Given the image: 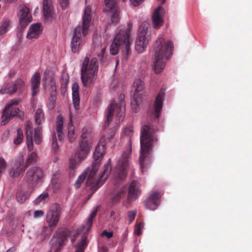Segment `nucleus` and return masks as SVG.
Listing matches in <instances>:
<instances>
[{
	"label": "nucleus",
	"mask_w": 252,
	"mask_h": 252,
	"mask_svg": "<svg viewBox=\"0 0 252 252\" xmlns=\"http://www.w3.org/2000/svg\"><path fill=\"white\" fill-rule=\"evenodd\" d=\"M158 140L150 124H145L141 129L139 164L142 172L146 171L151 162L153 146Z\"/></svg>",
	"instance_id": "1"
},
{
	"label": "nucleus",
	"mask_w": 252,
	"mask_h": 252,
	"mask_svg": "<svg viewBox=\"0 0 252 252\" xmlns=\"http://www.w3.org/2000/svg\"><path fill=\"white\" fill-rule=\"evenodd\" d=\"M173 44L171 41H166L163 37L158 39L154 45L153 68L157 73L162 71L165 67V61L172 55Z\"/></svg>",
	"instance_id": "2"
},
{
	"label": "nucleus",
	"mask_w": 252,
	"mask_h": 252,
	"mask_svg": "<svg viewBox=\"0 0 252 252\" xmlns=\"http://www.w3.org/2000/svg\"><path fill=\"white\" fill-rule=\"evenodd\" d=\"M132 29V24L128 22L126 27H124L119 31L110 47V52L111 55H117L119 50L121 49L123 59H127L131 52V41L130 35Z\"/></svg>",
	"instance_id": "3"
},
{
	"label": "nucleus",
	"mask_w": 252,
	"mask_h": 252,
	"mask_svg": "<svg viewBox=\"0 0 252 252\" xmlns=\"http://www.w3.org/2000/svg\"><path fill=\"white\" fill-rule=\"evenodd\" d=\"M104 140L101 138L96 147L94 154V160L91 167H88L86 171L81 174L74 183V187L78 189L88 176L87 183L92 184V180L98 170L100 162L104 153Z\"/></svg>",
	"instance_id": "4"
},
{
	"label": "nucleus",
	"mask_w": 252,
	"mask_h": 252,
	"mask_svg": "<svg viewBox=\"0 0 252 252\" xmlns=\"http://www.w3.org/2000/svg\"><path fill=\"white\" fill-rule=\"evenodd\" d=\"M91 8L87 5L84 10L82 18V25H78L74 31V34L71 42V48L73 53H77L81 47V33L85 36L87 35L91 21Z\"/></svg>",
	"instance_id": "5"
},
{
	"label": "nucleus",
	"mask_w": 252,
	"mask_h": 252,
	"mask_svg": "<svg viewBox=\"0 0 252 252\" xmlns=\"http://www.w3.org/2000/svg\"><path fill=\"white\" fill-rule=\"evenodd\" d=\"M98 70V63L97 58L90 60L86 57L83 62L81 68V81L84 87H89L95 83Z\"/></svg>",
	"instance_id": "6"
},
{
	"label": "nucleus",
	"mask_w": 252,
	"mask_h": 252,
	"mask_svg": "<svg viewBox=\"0 0 252 252\" xmlns=\"http://www.w3.org/2000/svg\"><path fill=\"white\" fill-rule=\"evenodd\" d=\"M129 146L124 151L118 160L115 170V177L117 180H123L127 176V170L129 167L128 158L132 151V143L129 139Z\"/></svg>",
	"instance_id": "7"
},
{
	"label": "nucleus",
	"mask_w": 252,
	"mask_h": 252,
	"mask_svg": "<svg viewBox=\"0 0 252 252\" xmlns=\"http://www.w3.org/2000/svg\"><path fill=\"white\" fill-rule=\"evenodd\" d=\"M115 111L116 112V123L119 124L123 120L125 115V104L122 99L119 104H116L115 102H112L108 107L105 127L109 126L110 122L113 119Z\"/></svg>",
	"instance_id": "8"
},
{
	"label": "nucleus",
	"mask_w": 252,
	"mask_h": 252,
	"mask_svg": "<svg viewBox=\"0 0 252 252\" xmlns=\"http://www.w3.org/2000/svg\"><path fill=\"white\" fill-rule=\"evenodd\" d=\"M148 24L143 23L139 27L138 37L135 41V49L139 53H142L146 48L148 42Z\"/></svg>",
	"instance_id": "9"
},
{
	"label": "nucleus",
	"mask_w": 252,
	"mask_h": 252,
	"mask_svg": "<svg viewBox=\"0 0 252 252\" xmlns=\"http://www.w3.org/2000/svg\"><path fill=\"white\" fill-rule=\"evenodd\" d=\"M87 137L86 130L83 129L81 136V141L79 143V147L75 156L79 161L86 158L89 152L90 146Z\"/></svg>",
	"instance_id": "10"
},
{
	"label": "nucleus",
	"mask_w": 252,
	"mask_h": 252,
	"mask_svg": "<svg viewBox=\"0 0 252 252\" xmlns=\"http://www.w3.org/2000/svg\"><path fill=\"white\" fill-rule=\"evenodd\" d=\"M43 177L42 169L37 166L30 168L27 172L26 181L30 186L35 185Z\"/></svg>",
	"instance_id": "11"
},
{
	"label": "nucleus",
	"mask_w": 252,
	"mask_h": 252,
	"mask_svg": "<svg viewBox=\"0 0 252 252\" xmlns=\"http://www.w3.org/2000/svg\"><path fill=\"white\" fill-rule=\"evenodd\" d=\"M62 212V209L59 204H53L50 207L48 213V228L52 229L56 227L58 223Z\"/></svg>",
	"instance_id": "12"
},
{
	"label": "nucleus",
	"mask_w": 252,
	"mask_h": 252,
	"mask_svg": "<svg viewBox=\"0 0 252 252\" xmlns=\"http://www.w3.org/2000/svg\"><path fill=\"white\" fill-rule=\"evenodd\" d=\"M25 87V82L20 78L17 79L11 84L7 85L4 89H1V94H11L16 92L21 93Z\"/></svg>",
	"instance_id": "13"
},
{
	"label": "nucleus",
	"mask_w": 252,
	"mask_h": 252,
	"mask_svg": "<svg viewBox=\"0 0 252 252\" xmlns=\"http://www.w3.org/2000/svg\"><path fill=\"white\" fill-rule=\"evenodd\" d=\"M19 23L22 27L25 28L32 21V17L29 8L26 6L21 5L19 6Z\"/></svg>",
	"instance_id": "14"
},
{
	"label": "nucleus",
	"mask_w": 252,
	"mask_h": 252,
	"mask_svg": "<svg viewBox=\"0 0 252 252\" xmlns=\"http://www.w3.org/2000/svg\"><path fill=\"white\" fill-rule=\"evenodd\" d=\"M164 97V93L162 91H160L156 98L151 112V115L154 119H158L160 115Z\"/></svg>",
	"instance_id": "15"
},
{
	"label": "nucleus",
	"mask_w": 252,
	"mask_h": 252,
	"mask_svg": "<svg viewBox=\"0 0 252 252\" xmlns=\"http://www.w3.org/2000/svg\"><path fill=\"white\" fill-rule=\"evenodd\" d=\"M164 13V9L161 6H158L154 10L152 16V23L154 29H158L163 25Z\"/></svg>",
	"instance_id": "16"
},
{
	"label": "nucleus",
	"mask_w": 252,
	"mask_h": 252,
	"mask_svg": "<svg viewBox=\"0 0 252 252\" xmlns=\"http://www.w3.org/2000/svg\"><path fill=\"white\" fill-rule=\"evenodd\" d=\"M15 116H17L20 119H22L24 117V113L20 111L18 108L15 107L9 108L4 115H3V111L0 123L1 125H5L10 119Z\"/></svg>",
	"instance_id": "17"
},
{
	"label": "nucleus",
	"mask_w": 252,
	"mask_h": 252,
	"mask_svg": "<svg viewBox=\"0 0 252 252\" xmlns=\"http://www.w3.org/2000/svg\"><path fill=\"white\" fill-rule=\"evenodd\" d=\"M160 197L158 192H152L145 201L146 207L151 210H155L158 206Z\"/></svg>",
	"instance_id": "18"
},
{
	"label": "nucleus",
	"mask_w": 252,
	"mask_h": 252,
	"mask_svg": "<svg viewBox=\"0 0 252 252\" xmlns=\"http://www.w3.org/2000/svg\"><path fill=\"white\" fill-rule=\"evenodd\" d=\"M106 6L113 13L111 22L117 24L119 20V14L116 0H104Z\"/></svg>",
	"instance_id": "19"
},
{
	"label": "nucleus",
	"mask_w": 252,
	"mask_h": 252,
	"mask_svg": "<svg viewBox=\"0 0 252 252\" xmlns=\"http://www.w3.org/2000/svg\"><path fill=\"white\" fill-rule=\"evenodd\" d=\"M49 86L50 87V94L48 109L51 110L54 108L57 99V87L55 80L54 78L52 77L50 79L49 82H48Z\"/></svg>",
	"instance_id": "20"
},
{
	"label": "nucleus",
	"mask_w": 252,
	"mask_h": 252,
	"mask_svg": "<svg viewBox=\"0 0 252 252\" xmlns=\"http://www.w3.org/2000/svg\"><path fill=\"white\" fill-rule=\"evenodd\" d=\"M139 183L136 181H133L129 185L127 194V200L131 202L136 200L138 195L140 193Z\"/></svg>",
	"instance_id": "21"
},
{
	"label": "nucleus",
	"mask_w": 252,
	"mask_h": 252,
	"mask_svg": "<svg viewBox=\"0 0 252 252\" xmlns=\"http://www.w3.org/2000/svg\"><path fill=\"white\" fill-rule=\"evenodd\" d=\"M111 171V159H109L107 160L106 163L104 165V170L103 173L100 176V179L96 181V182L94 184V185L92 186V188H95L96 189H97L100 186H101L104 182L106 178H107V176L109 174Z\"/></svg>",
	"instance_id": "22"
},
{
	"label": "nucleus",
	"mask_w": 252,
	"mask_h": 252,
	"mask_svg": "<svg viewBox=\"0 0 252 252\" xmlns=\"http://www.w3.org/2000/svg\"><path fill=\"white\" fill-rule=\"evenodd\" d=\"M43 26L41 23H37L30 26L27 38L28 39L36 38L41 33Z\"/></svg>",
	"instance_id": "23"
},
{
	"label": "nucleus",
	"mask_w": 252,
	"mask_h": 252,
	"mask_svg": "<svg viewBox=\"0 0 252 252\" xmlns=\"http://www.w3.org/2000/svg\"><path fill=\"white\" fill-rule=\"evenodd\" d=\"M26 143L28 150L32 152L33 149V139H32V123L29 121L26 122Z\"/></svg>",
	"instance_id": "24"
},
{
	"label": "nucleus",
	"mask_w": 252,
	"mask_h": 252,
	"mask_svg": "<svg viewBox=\"0 0 252 252\" xmlns=\"http://www.w3.org/2000/svg\"><path fill=\"white\" fill-rule=\"evenodd\" d=\"M23 158H20L15 161L13 167L9 171V174L12 178H17L19 176L23 171Z\"/></svg>",
	"instance_id": "25"
},
{
	"label": "nucleus",
	"mask_w": 252,
	"mask_h": 252,
	"mask_svg": "<svg viewBox=\"0 0 252 252\" xmlns=\"http://www.w3.org/2000/svg\"><path fill=\"white\" fill-rule=\"evenodd\" d=\"M127 188L123 187L120 189L114 190L110 194L111 203L114 205L119 202L121 198L124 196L126 192Z\"/></svg>",
	"instance_id": "26"
},
{
	"label": "nucleus",
	"mask_w": 252,
	"mask_h": 252,
	"mask_svg": "<svg viewBox=\"0 0 252 252\" xmlns=\"http://www.w3.org/2000/svg\"><path fill=\"white\" fill-rule=\"evenodd\" d=\"M40 76L38 73H35L32 76L31 80L32 87V94L34 96L38 91L40 85Z\"/></svg>",
	"instance_id": "27"
},
{
	"label": "nucleus",
	"mask_w": 252,
	"mask_h": 252,
	"mask_svg": "<svg viewBox=\"0 0 252 252\" xmlns=\"http://www.w3.org/2000/svg\"><path fill=\"white\" fill-rule=\"evenodd\" d=\"M79 85L77 83H75L72 85V100L73 105L76 110L79 109V103H80V96L79 94Z\"/></svg>",
	"instance_id": "28"
},
{
	"label": "nucleus",
	"mask_w": 252,
	"mask_h": 252,
	"mask_svg": "<svg viewBox=\"0 0 252 252\" xmlns=\"http://www.w3.org/2000/svg\"><path fill=\"white\" fill-rule=\"evenodd\" d=\"M135 92L133 96L142 98L143 91L144 88V83L140 79H136L133 83Z\"/></svg>",
	"instance_id": "29"
},
{
	"label": "nucleus",
	"mask_w": 252,
	"mask_h": 252,
	"mask_svg": "<svg viewBox=\"0 0 252 252\" xmlns=\"http://www.w3.org/2000/svg\"><path fill=\"white\" fill-rule=\"evenodd\" d=\"M63 117L61 115H59L56 119V126L58 137L60 141H61L63 137Z\"/></svg>",
	"instance_id": "30"
},
{
	"label": "nucleus",
	"mask_w": 252,
	"mask_h": 252,
	"mask_svg": "<svg viewBox=\"0 0 252 252\" xmlns=\"http://www.w3.org/2000/svg\"><path fill=\"white\" fill-rule=\"evenodd\" d=\"M51 187L53 189V191L56 192L60 188V173L56 171L53 175L51 179Z\"/></svg>",
	"instance_id": "31"
},
{
	"label": "nucleus",
	"mask_w": 252,
	"mask_h": 252,
	"mask_svg": "<svg viewBox=\"0 0 252 252\" xmlns=\"http://www.w3.org/2000/svg\"><path fill=\"white\" fill-rule=\"evenodd\" d=\"M37 158L38 156L35 152H33L29 154L25 162L24 170L28 168L30 164L35 163Z\"/></svg>",
	"instance_id": "32"
},
{
	"label": "nucleus",
	"mask_w": 252,
	"mask_h": 252,
	"mask_svg": "<svg viewBox=\"0 0 252 252\" xmlns=\"http://www.w3.org/2000/svg\"><path fill=\"white\" fill-rule=\"evenodd\" d=\"M98 211L97 208H95L94 210V211L92 212L88 218V220L86 223V226H83V229H84L85 227H87V231H89L90 228L92 227V225L93 223V220L94 218L95 217Z\"/></svg>",
	"instance_id": "33"
},
{
	"label": "nucleus",
	"mask_w": 252,
	"mask_h": 252,
	"mask_svg": "<svg viewBox=\"0 0 252 252\" xmlns=\"http://www.w3.org/2000/svg\"><path fill=\"white\" fill-rule=\"evenodd\" d=\"M48 22L53 21L56 17V10L51 4V0H48Z\"/></svg>",
	"instance_id": "34"
},
{
	"label": "nucleus",
	"mask_w": 252,
	"mask_h": 252,
	"mask_svg": "<svg viewBox=\"0 0 252 252\" xmlns=\"http://www.w3.org/2000/svg\"><path fill=\"white\" fill-rule=\"evenodd\" d=\"M68 138L71 142H73L75 139V137L74 132V127L72 124V120L70 116V121L68 125Z\"/></svg>",
	"instance_id": "35"
},
{
	"label": "nucleus",
	"mask_w": 252,
	"mask_h": 252,
	"mask_svg": "<svg viewBox=\"0 0 252 252\" xmlns=\"http://www.w3.org/2000/svg\"><path fill=\"white\" fill-rule=\"evenodd\" d=\"M87 245V237L83 236L81 241L76 246L77 250L75 252H84Z\"/></svg>",
	"instance_id": "36"
},
{
	"label": "nucleus",
	"mask_w": 252,
	"mask_h": 252,
	"mask_svg": "<svg viewBox=\"0 0 252 252\" xmlns=\"http://www.w3.org/2000/svg\"><path fill=\"white\" fill-rule=\"evenodd\" d=\"M69 81V77L67 75H63L61 80V93L63 94L65 91Z\"/></svg>",
	"instance_id": "37"
},
{
	"label": "nucleus",
	"mask_w": 252,
	"mask_h": 252,
	"mask_svg": "<svg viewBox=\"0 0 252 252\" xmlns=\"http://www.w3.org/2000/svg\"><path fill=\"white\" fill-rule=\"evenodd\" d=\"M142 98L141 97L133 96V99L132 100L131 104L132 109L134 112H137L138 111L139 106L142 102Z\"/></svg>",
	"instance_id": "38"
},
{
	"label": "nucleus",
	"mask_w": 252,
	"mask_h": 252,
	"mask_svg": "<svg viewBox=\"0 0 252 252\" xmlns=\"http://www.w3.org/2000/svg\"><path fill=\"white\" fill-rule=\"evenodd\" d=\"M35 120V123L38 125L41 124L42 122L44 121V114L42 109L39 108L36 110Z\"/></svg>",
	"instance_id": "39"
},
{
	"label": "nucleus",
	"mask_w": 252,
	"mask_h": 252,
	"mask_svg": "<svg viewBox=\"0 0 252 252\" xmlns=\"http://www.w3.org/2000/svg\"><path fill=\"white\" fill-rule=\"evenodd\" d=\"M17 136L13 140V142L16 145H19L23 141L24 137L23 131L21 128H17Z\"/></svg>",
	"instance_id": "40"
},
{
	"label": "nucleus",
	"mask_w": 252,
	"mask_h": 252,
	"mask_svg": "<svg viewBox=\"0 0 252 252\" xmlns=\"http://www.w3.org/2000/svg\"><path fill=\"white\" fill-rule=\"evenodd\" d=\"M34 140L36 144H40L42 142L40 128L39 127H37L34 129Z\"/></svg>",
	"instance_id": "41"
},
{
	"label": "nucleus",
	"mask_w": 252,
	"mask_h": 252,
	"mask_svg": "<svg viewBox=\"0 0 252 252\" xmlns=\"http://www.w3.org/2000/svg\"><path fill=\"white\" fill-rule=\"evenodd\" d=\"M52 150L55 154H57L58 152V145L57 143V139L56 135L54 133L52 137V144H51Z\"/></svg>",
	"instance_id": "42"
},
{
	"label": "nucleus",
	"mask_w": 252,
	"mask_h": 252,
	"mask_svg": "<svg viewBox=\"0 0 252 252\" xmlns=\"http://www.w3.org/2000/svg\"><path fill=\"white\" fill-rule=\"evenodd\" d=\"M76 157H72L70 158L69 160V168L71 170H74L76 168L77 164L80 162Z\"/></svg>",
	"instance_id": "43"
},
{
	"label": "nucleus",
	"mask_w": 252,
	"mask_h": 252,
	"mask_svg": "<svg viewBox=\"0 0 252 252\" xmlns=\"http://www.w3.org/2000/svg\"><path fill=\"white\" fill-rule=\"evenodd\" d=\"M144 227V223L142 222H137L135 224L134 228V233L137 235L139 236L142 234V229Z\"/></svg>",
	"instance_id": "44"
},
{
	"label": "nucleus",
	"mask_w": 252,
	"mask_h": 252,
	"mask_svg": "<svg viewBox=\"0 0 252 252\" xmlns=\"http://www.w3.org/2000/svg\"><path fill=\"white\" fill-rule=\"evenodd\" d=\"M19 103V101L17 99H12L5 106V108L3 110V115L6 114V112L8 110L9 108H11L13 107L14 105H17Z\"/></svg>",
	"instance_id": "45"
},
{
	"label": "nucleus",
	"mask_w": 252,
	"mask_h": 252,
	"mask_svg": "<svg viewBox=\"0 0 252 252\" xmlns=\"http://www.w3.org/2000/svg\"><path fill=\"white\" fill-rule=\"evenodd\" d=\"M16 199L19 202L22 203L26 200L27 195L24 192L20 191L17 193Z\"/></svg>",
	"instance_id": "46"
},
{
	"label": "nucleus",
	"mask_w": 252,
	"mask_h": 252,
	"mask_svg": "<svg viewBox=\"0 0 252 252\" xmlns=\"http://www.w3.org/2000/svg\"><path fill=\"white\" fill-rule=\"evenodd\" d=\"M47 198V193H44L43 194H40L39 196L37 197L35 200L34 203L35 204H37L40 202L42 201H44Z\"/></svg>",
	"instance_id": "47"
},
{
	"label": "nucleus",
	"mask_w": 252,
	"mask_h": 252,
	"mask_svg": "<svg viewBox=\"0 0 252 252\" xmlns=\"http://www.w3.org/2000/svg\"><path fill=\"white\" fill-rule=\"evenodd\" d=\"M137 212L135 210L130 211L128 212L129 222L131 223L135 219Z\"/></svg>",
	"instance_id": "48"
},
{
	"label": "nucleus",
	"mask_w": 252,
	"mask_h": 252,
	"mask_svg": "<svg viewBox=\"0 0 252 252\" xmlns=\"http://www.w3.org/2000/svg\"><path fill=\"white\" fill-rule=\"evenodd\" d=\"M6 164L3 158H0V177L2 173L5 170Z\"/></svg>",
	"instance_id": "49"
},
{
	"label": "nucleus",
	"mask_w": 252,
	"mask_h": 252,
	"mask_svg": "<svg viewBox=\"0 0 252 252\" xmlns=\"http://www.w3.org/2000/svg\"><path fill=\"white\" fill-rule=\"evenodd\" d=\"M8 25L9 23L8 21H5L2 24L0 27V35H2L6 32Z\"/></svg>",
	"instance_id": "50"
},
{
	"label": "nucleus",
	"mask_w": 252,
	"mask_h": 252,
	"mask_svg": "<svg viewBox=\"0 0 252 252\" xmlns=\"http://www.w3.org/2000/svg\"><path fill=\"white\" fill-rule=\"evenodd\" d=\"M43 11L45 17L47 16V0H44L43 2Z\"/></svg>",
	"instance_id": "51"
},
{
	"label": "nucleus",
	"mask_w": 252,
	"mask_h": 252,
	"mask_svg": "<svg viewBox=\"0 0 252 252\" xmlns=\"http://www.w3.org/2000/svg\"><path fill=\"white\" fill-rule=\"evenodd\" d=\"M62 8L64 9L69 3V0H58Z\"/></svg>",
	"instance_id": "52"
},
{
	"label": "nucleus",
	"mask_w": 252,
	"mask_h": 252,
	"mask_svg": "<svg viewBox=\"0 0 252 252\" xmlns=\"http://www.w3.org/2000/svg\"><path fill=\"white\" fill-rule=\"evenodd\" d=\"M112 232H107L106 230H103L101 233L102 236H106L107 238H110L113 236Z\"/></svg>",
	"instance_id": "53"
},
{
	"label": "nucleus",
	"mask_w": 252,
	"mask_h": 252,
	"mask_svg": "<svg viewBox=\"0 0 252 252\" xmlns=\"http://www.w3.org/2000/svg\"><path fill=\"white\" fill-rule=\"evenodd\" d=\"M44 212L42 210H37L34 212L33 217L35 218H40L43 216Z\"/></svg>",
	"instance_id": "54"
},
{
	"label": "nucleus",
	"mask_w": 252,
	"mask_h": 252,
	"mask_svg": "<svg viewBox=\"0 0 252 252\" xmlns=\"http://www.w3.org/2000/svg\"><path fill=\"white\" fill-rule=\"evenodd\" d=\"M144 0H130L131 3L135 6L140 5Z\"/></svg>",
	"instance_id": "55"
},
{
	"label": "nucleus",
	"mask_w": 252,
	"mask_h": 252,
	"mask_svg": "<svg viewBox=\"0 0 252 252\" xmlns=\"http://www.w3.org/2000/svg\"><path fill=\"white\" fill-rule=\"evenodd\" d=\"M105 51V49L104 48L102 49L100 53L98 55V57H99L100 61L101 63L103 62V56L104 54Z\"/></svg>",
	"instance_id": "56"
},
{
	"label": "nucleus",
	"mask_w": 252,
	"mask_h": 252,
	"mask_svg": "<svg viewBox=\"0 0 252 252\" xmlns=\"http://www.w3.org/2000/svg\"><path fill=\"white\" fill-rule=\"evenodd\" d=\"M46 227H44L41 231V234L44 237V239H45V238L46 237V235H47V233H46Z\"/></svg>",
	"instance_id": "57"
},
{
	"label": "nucleus",
	"mask_w": 252,
	"mask_h": 252,
	"mask_svg": "<svg viewBox=\"0 0 252 252\" xmlns=\"http://www.w3.org/2000/svg\"><path fill=\"white\" fill-rule=\"evenodd\" d=\"M132 132V128L130 127H126L125 129V133L126 134H129L130 133Z\"/></svg>",
	"instance_id": "58"
},
{
	"label": "nucleus",
	"mask_w": 252,
	"mask_h": 252,
	"mask_svg": "<svg viewBox=\"0 0 252 252\" xmlns=\"http://www.w3.org/2000/svg\"><path fill=\"white\" fill-rule=\"evenodd\" d=\"M108 250V248L106 247L102 246L100 248L99 252H107Z\"/></svg>",
	"instance_id": "59"
},
{
	"label": "nucleus",
	"mask_w": 252,
	"mask_h": 252,
	"mask_svg": "<svg viewBox=\"0 0 252 252\" xmlns=\"http://www.w3.org/2000/svg\"><path fill=\"white\" fill-rule=\"evenodd\" d=\"M15 250L13 248H10L8 249L6 252H14Z\"/></svg>",
	"instance_id": "60"
},
{
	"label": "nucleus",
	"mask_w": 252,
	"mask_h": 252,
	"mask_svg": "<svg viewBox=\"0 0 252 252\" xmlns=\"http://www.w3.org/2000/svg\"><path fill=\"white\" fill-rule=\"evenodd\" d=\"M115 62H116V67H117L118 65L119 64V60L116 59L115 61Z\"/></svg>",
	"instance_id": "61"
},
{
	"label": "nucleus",
	"mask_w": 252,
	"mask_h": 252,
	"mask_svg": "<svg viewBox=\"0 0 252 252\" xmlns=\"http://www.w3.org/2000/svg\"><path fill=\"white\" fill-rule=\"evenodd\" d=\"M115 214V212L114 211H112L111 212V217H112Z\"/></svg>",
	"instance_id": "62"
},
{
	"label": "nucleus",
	"mask_w": 252,
	"mask_h": 252,
	"mask_svg": "<svg viewBox=\"0 0 252 252\" xmlns=\"http://www.w3.org/2000/svg\"><path fill=\"white\" fill-rule=\"evenodd\" d=\"M66 239V237L65 236H63L62 238V242Z\"/></svg>",
	"instance_id": "63"
},
{
	"label": "nucleus",
	"mask_w": 252,
	"mask_h": 252,
	"mask_svg": "<svg viewBox=\"0 0 252 252\" xmlns=\"http://www.w3.org/2000/svg\"><path fill=\"white\" fill-rule=\"evenodd\" d=\"M46 75H45V73H44V77L43 78V81L44 82H45L46 81Z\"/></svg>",
	"instance_id": "64"
}]
</instances>
